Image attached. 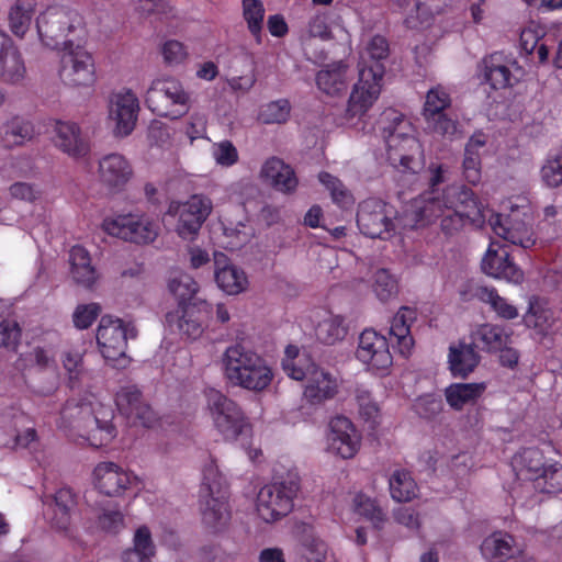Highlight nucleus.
<instances>
[{
    "instance_id": "f257e3e1",
    "label": "nucleus",
    "mask_w": 562,
    "mask_h": 562,
    "mask_svg": "<svg viewBox=\"0 0 562 562\" xmlns=\"http://www.w3.org/2000/svg\"><path fill=\"white\" fill-rule=\"evenodd\" d=\"M223 363L226 379L236 386L260 392L271 383L273 374L266 361L241 345L226 349Z\"/></svg>"
},
{
    "instance_id": "f03ea898",
    "label": "nucleus",
    "mask_w": 562,
    "mask_h": 562,
    "mask_svg": "<svg viewBox=\"0 0 562 562\" xmlns=\"http://www.w3.org/2000/svg\"><path fill=\"white\" fill-rule=\"evenodd\" d=\"M200 512L203 525L214 533L223 531L231 520L228 490L216 465L212 463L203 470Z\"/></svg>"
},
{
    "instance_id": "7ed1b4c3",
    "label": "nucleus",
    "mask_w": 562,
    "mask_h": 562,
    "mask_svg": "<svg viewBox=\"0 0 562 562\" xmlns=\"http://www.w3.org/2000/svg\"><path fill=\"white\" fill-rule=\"evenodd\" d=\"M64 418L70 420L71 427L82 432L81 436L93 447L108 445L116 435L112 424L113 411L110 407L91 403H67L63 409Z\"/></svg>"
},
{
    "instance_id": "20e7f679",
    "label": "nucleus",
    "mask_w": 562,
    "mask_h": 562,
    "mask_svg": "<svg viewBox=\"0 0 562 562\" xmlns=\"http://www.w3.org/2000/svg\"><path fill=\"white\" fill-rule=\"evenodd\" d=\"M301 488L296 472L278 475L271 484L265 485L257 495V512L266 522H274L289 515L294 507V498Z\"/></svg>"
},
{
    "instance_id": "39448f33",
    "label": "nucleus",
    "mask_w": 562,
    "mask_h": 562,
    "mask_svg": "<svg viewBox=\"0 0 562 562\" xmlns=\"http://www.w3.org/2000/svg\"><path fill=\"white\" fill-rule=\"evenodd\" d=\"M189 94L173 78L156 79L146 92L145 102L158 116L179 119L189 111Z\"/></svg>"
},
{
    "instance_id": "423d86ee",
    "label": "nucleus",
    "mask_w": 562,
    "mask_h": 562,
    "mask_svg": "<svg viewBox=\"0 0 562 562\" xmlns=\"http://www.w3.org/2000/svg\"><path fill=\"white\" fill-rule=\"evenodd\" d=\"M36 27L43 44L52 49L65 52L75 46L77 26L71 13L63 8H48L36 19Z\"/></svg>"
},
{
    "instance_id": "0eeeda50",
    "label": "nucleus",
    "mask_w": 562,
    "mask_h": 562,
    "mask_svg": "<svg viewBox=\"0 0 562 562\" xmlns=\"http://www.w3.org/2000/svg\"><path fill=\"white\" fill-rule=\"evenodd\" d=\"M207 405L215 427L226 439L236 440L250 431V424L241 408L221 392L211 390L207 393Z\"/></svg>"
},
{
    "instance_id": "6e6552de",
    "label": "nucleus",
    "mask_w": 562,
    "mask_h": 562,
    "mask_svg": "<svg viewBox=\"0 0 562 562\" xmlns=\"http://www.w3.org/2000/svg\"><path fill=\"white\" fill-rule=\"evenodd\" d=\"M136 328L131 323H124L121 318L110 315L101 317L97 329V341L103 357L116 361L125 357L127 340L135 339Z\"/></svg>"
},
{
    "instance_id": "1a4fd4ad",
    "label": "nucleus",
    "mask_w": 562,
    "mask_h": 562,
    "mask_svg": "<svg viewBox=\"0 0 562 562\" xmlns=\"http://www.w3.org/2000/svg\"><path fill=\"white\" fill-rule=\"evenodd\" d=\"M383 67L380 64L362 69L359 72V81L355 85L347 108L349 117H362L381 92Z\"/></svg>"
},
{
    "instance_id": "9d476101",
    "label": "nucleus",
    "mask_w": 562,
    "mask_h": 562,
    "mask_svg": "<svg viewBox=\"0 0 562 562\" xmlns=\"http://www.w3.org/2000/svg\"><path fill=\"white\" fill-rule=\"evenodd\" d=\"M59 76L70 87H88L94 82V63L89 52L79 44L65 50L60 59Z\"/></svg>"
},
{
    "instance_id": "9b49d317",
    "label": "nucleus",
    "mask_w": 562,
    "mask_h": 562,
    "mask_svg": "<svg viewBox=\"0 0 562 562\" xmlns=\"http://www.w3.org/2000/svg\"><path fill=\"white\" fill-rule=\"evenodd\" d=\"M103 226L108 234L135 244H148L158 236L157 225L132 214L105 220Z\"/></svg>"
},
{
    "instance_id": "f8f14e48",
    "label": "nucleus",
    "mask_w": 562,
    "mask_h": 562,
    "mask_svg": "<svg viewBox=\"0 0 562 562\" xmlns=\"http://www.w3.org/2000/svg\"><path fill=\"white\" fill-rule=\"evenodd\" d=\"M357 224L360 232L370 238H386L394 229L386 204L379 199H368L359 204Z\"/></svg>"
},
{
    "instance_id": "ddd939ff",
    "label": "nucleus",
    "mask_w": 562,
    "mask_h": 562,
    "mask_svg": "<svg viewBox=\"0 0 562 562\" xmlns=\"http://www.w3.org/2000/svg\"><path fill=\"white\" fill-rule=\"evenodd\" d=\"M212 210L210 199L203 195H192L184 204L179 206V221L176 232L182 239L193 240L199 234Z\"/></svg>"
},
{
    "instance_id": "4468645a",
    "label": "nucleus",
    "mask_w": 562,
    "mask_h": 562,
    "mask_svg": "<svg viewBox=\"0 0 562 562\" xmlns=\"http://www.w3.org/2000/svg\"><path fill=\"white\" fill-rule=\"evenodd\" d=\"M357 358L376 370L389 369L393 361L386 338L373 329H366L361 333Z\"/></svg>"
},
{
    "instance_id": "2eb2a0df",
    "label": "nucleus",
    "mask_w": 562,
    "mask_h": 562,
    "mask_svg": "<svg viewBox=\"0 0 562 562\" xmlns=\"http://www.w3.org/2000/svg\"><path fill=\"white\" fill-rule=\"evenodd\" d=\"M329 450L342 459L355 457L359 449L360 438L352 423L345 416H337L329 423Z\"/></svg>"
},
{
    "instance_id": "dca6fc26",
    "label": "nucleus",
    "mask_w": 562,
    "mask_h": 562,
    "mask_svg": "<svg viewBox=\"0 0 562 562\" xmlns=\"http://www.w3.org/2000/svg\"><path fill=\"white\" fill-rule=\"evenodd\" d=\"M443 194L448 207L467 217L468 222L476 226L484 223L483 206L470 188L453 184Z\"/></svg>"
},
{
    "instance_id": "f3484780",
    "label": "nucleus",
    "mask_w": 562,
    "mask_h": 562,
    "mask_svg": "<svg viewBox=\"0 0 562 562\" xmlns=\"http://www.w3.org/2000/svg\"><path fill=\"white\" fill-rule=\"evenodd\" d=\"M482 270L488 276L513 283H520L524 279V272L509 260V252L505 246L494 248V244L490 245L482 260Z\"/></svg>"
},
{
    "instance_id": "a211bd4d",
    "label": "nucleus",
    "mask_w": 562,
    "mask_h": 562,
    "mask_svg": "<svg viewBox=\"0 0 562 562\" xmlns=\"http://www.w3.org/2000/svg\"><path fill=\"white\" fill-rule=\"evenodd\" d=\"M100 181L112 192L121 191L133 176L131 164L120 154H109L99 161Z\"/></svg>"
},
{
    "instance_id": "6ab92c4d",
    "label": "nucleus",
    "mask_w": 562,
    "mask_h": 562,
    "mask_svg": "<svg viewBox=\"0 0 562 562\" xmlns=\"http://www.w3.org/2000/svg\"><path fill=\"white\" fill-rule=\"evenodd\" d=\"M55 132V145L68 156L81 158L89 154L90 143L77 123L57 121Z\"/></svg>"
},
{
    "instance_id": "aec40b11",
    "label": "nucleus",
    "mask_w": 562,
    "mask_h": 562,
    "mask_svg": "<svg viewBox=\"0 0 562 562\" xmlns=\"http://www.w3.org/2000/svg\"><path fill=\"white\" fill-rule=\"evenodd\" d=\"M376 127L381 132L386 146L390 150H395L394 155H397V147L400 142H405L411 148H418V143L414 137H407L406 133L402 131L404 124V115L395 109H385L376 120Z\"/></svg>"
},
{
    "instance_id": "412c9836",
    "label": "nucleus",
    "mask_w": 562,
    "mask_h": 562,
    "mask_svg": "<svg viewBox=\"0 0 562 562\" xmlns=\"http://www.w3.org/2000/svg\"><path fill=\"white\" fill-rule=\"evenodd\" d=\"M45 515L53 527L66 530L70 525L71 512L77 505V496L69 487L58 490L54 495L46 496Z\"/></svg>"
},
{
    "instance_id": "4be33fe9",
    "label": "nucleus",
    "mask_w": 562,
    "mask_h": 562,
    "mask_svg": "<svg viewBox=\"0 0 562 562\" xmlns=\"http://www.w3.org/2000/svg\"><path fill=\"white\" fill-rule=\"evenodd\" d=\"M181 323L178 324L180 333L188 338H199L211 317L212 308L206 300H199L189 303L188 306L181 307Z\"/></svg>"
},
{
    "instance_id": "5701e85b",
    "label": "nucleus",
    "mask_w": 562,
    "mask_h": 562,
    "mask_svg": "<svg viewBox=\"0 0 562 562\" xmlns=\"http://www.w3.org/2000/svg\"><path fill=\"white\" fill-rule=\"evenodd\" d=\"M139 111L138 99L131 92L120 94L110 108V119L115 122V133L127 136L135 127Z\"/></svg>"
},
{
    "instance_id": "b1692460",
    "label": "nucleus",
    "mask_w": 562,
    "mask_h": 562,
    "mask_svg": "<svg viewBox=\"0 0 562 562\" xmlns=\"http://www.w3.org/2000/svg\"><path fill=\"white\" fill-rule=\"evenodd\" d=\"M486 562H506L519 552L515 538L506 531H494L485 537L480 546Z\"/></svg>"
},
{
    "instance_id": "393cba45",
    "label": "nucleus",
    "mask_w": 562,
    "mask_h": 562,
    "mask_svg": "<svg viewBox=\"0 0 562 562\" xmlns=\"http://www.w3.org/2000/svg\"><path fill=\"white\" fill-rule=\"evenodd\" d=\"M97 487L108 496H119L130 487L131 477L113 462H101L94 469Z\"/></svg>"
},
{
    "instance_id": "a878e982",
    "label": "nucleus",
    "mask_w": 562,
    "mask_h": 562,
    "mask_svg": "<svg viewBox=\"0 0 562 562\" xmlns=\"http://www.w3.org/2000/svg\"><path fill=\"white\" fill-rule=\"evenodd\" d=\"M260 176L267 184L284 193L293 192L297 187L293 168L277 157H272L265 162Z\"/></svg>"
},
{
    "instance_id": "bb28decb",
    "label": "nucleus",
    "mask_w": 562,
    "mask_h": 562,
    "mask_svg": "<svg viewBox=\"0 0 562 562\" xmlns=\"http://www.w3.org/2000/svg\"><path fill=\"white\" fill-rule=\"evenodd\" d=\"M69 263L74 282L87 290H94L100 276L91 265L89 252L79 245L74 246L69 251Z\"/></svg>"
},
{
    "instance_id": "cd10ccee",
    "label": "nucleus",
    "mask_w": 562,
    "mask_h": 562,
    "mask_svg": "<svg viewBox=\"0 0 562 562\" xmlns=\"http://www.w3.org/2000/svg\"><path fill=\"white\" fill-rule=\"evenodd\" d=\"M480 359L473 344L460 342L449 348V368L454 376L467 378L477 367Z\"/></svg>"
},
{
    "instance_id": "c85d7f7f",
    "label": "nucleus",
    "mask_w": 562,
    "mask_h": 562,
    "mask_svg": "<svg viewBox=\"0 0 562 562\" xmlns=\"http://www.w3.org/2000/svg\"><path fill=\"white\" fill-rule=\"evenodd\" d=\"M337 389L336 380L331 379L328 373L315 369L305 387L304 395L312 404H319L333 398Z\"/></svg>"
},
{
    "instance_id": "c756f323",
    "label": "nucleus",
    "mask_w": 562,
    "mask_h": 562,
    "mask_svg": "<svg viewBox=\"0 0 562 562\" xmlns=\"http://www.w3.org/2000/svg\"><path fill=\"white\" fill-rule=\"evenodd\" d=\"M346 335L347 327L344 324V318L339 315L325 314L315 326V337L324 345L331 346L342 340Z\"/></svg>"
},
{
    "instance_id": "7c9ffc66",
    "label": "nucleus",
    "mask_w": 562,
    "mask_h": 562,
    "mask_svg": "<svg viewBox=\"0 0 562 562\" xmlns=\"http://www.w3.org/2000/svg\"><path fill=\"white\" fill-rule=\"evenodd\" d=\"M484 389L483 383H456L446 389L445 395L447 403L453 409L460 411L464 405L480 397Z\"/></svg>"
},
{
    "instance_id": "2f4dec72",
    "label": "nucleus",
    "mask_w": 562,
    "mask_h": 562,
    "mask_svg": "<svg viewBox=\"0 0 562 562\" xmlns=\"http://www.w3.org/2000/svg\"><path fill=\"white\" fill-rule=\"evenodd\" d=\"M199 289L198 282L188 273H178L168 281V290L178 300L179 308L199 301Z\"/></svg>"
},
{
    "instance_id": "473e14b6",
    "label": "nucleus",
    "mask_w": 562,
    "mask_h": 562,
    "mask_svg": "<svg viewBox=\"0 0 562 562\" xmlns=\"http://www.w3.org/2000/svg\"><path fill=\"white\" fill-rule=\"evenodd\" d=\"M214 278L217 285L229 295L241 293L248 285L245 272L236 266L214 270Z\"/></svg>"
},
{
    "instance_id": "72a5a7b5",
    "label": "nucleus",
    "mask_w": 562,
    "mask_h": 562,
    "mask_svg": "<svg viewBox=\"0 0 562 562\" xmlns=\"http://www.w3.org/2000/svg\"><path fill=\"white\" fill-rule=\"evenodd\" d=\"M346 66L340 61L333 65L330 69H324L317 72V87L329 95H336L347 90L345 81Z\"/></svg>"
},
{
    "instance_id": "f704fd0d",
    "label": "nucleus",
    "mask_w": 562,
    "mask_h": 562,
    "mask_svg": "<svg viewBox=\"0 0 562 562\" xmlns=\"http://www.w3.org/2000/svg\"><path fill=\"white\" fill-rule=\"evenodd\" d=\"M154 553L150 530L147 526H140L134 535V548L123 553V562H140L143 558H150Z\"/></svg>"
},
{
    "instance_id": "c9c22d12",
    "label": "nucleus",
    "mask_w": 562,
    "mask_h": 562,
    "mask_svg": "<svg viewBox=\"0 0 562 562\" xmlns=\"http://www.w3.org/2000/svg\"><path fill=\"white\" fill-rule=\"evenodd\" d=\"M474 296L480 301L491 305L493 311L504 319H513L518 316L517 308L509 304L504 297L499 296L495 289L487 286H477L474 290Z\"/></svg>"
},
{
    "instance_id": "e433bc0d",
    "label": "nucleus",
    "mask_w": 562,
    "mask_h": 562,
    "mask_svg": "<svg viewBox=\"0 0 562 562\" xmlns=\"http://www.w3.org/2000/svg\"><path fill=\"white\" fill-rule=\"evenodd\" d=\"M474 336L484 344V349L488 352H497V349H502L506 344H512V335L505 333L498 325L483 324Z\"/></svg>"
},
{
    "instance_id": "4c0bfd02",
    "label": "nucleus",
    "mask_w": 562,
    "mask_h": 562,
    "mask_svg": "<svg viewBox=\"0 0 562 562\" xmlns=\"http://www.w3.org/2000/svg\"><path fill=\"white\" fill-rule=\"evenodd\" d=\"M25 67L21 54L14 47L0 57V78L16 83L24 78Z\"/></svg>"
},
{
    "instance_id": "58836bf2",
    "label": "nucleus",
    "mask_w": 562,
    "mask_h": 562,
    "mask_svg": "<svg viewBox=\"0 0 562 562\" xmlns=\"http://www.w3.org/2000/svg\"><path fill=\"white\" fill-rule=\"evenodd\" d=\"M416 483L406 471H396L390 479V491L396 502H409L416 496Z\"/></svg>"
},
{
    "instance_id": "ea45409f",
    "label": "nucleus",
    "mask_w": 562,
    "mask_h": 562,
    "mask_svg": "<svg viewBox=\"0 0 562 562\" xmlns=\"http://www.w3.org/2000/svg\"><path fill=\"white\" fill-rule=\"evenodd\" d=\"M33 13L32 0H18L9 12L11 31L16 36H23L29 29Z\"/></svg>"
},
{
    "instance_id": "a19ab883",
    "label": "nucleus",
    "mask_w": 562,
    "mask_h": 562,
    "mask_svg": "<svg viewBox=\"0 0 562 562\" xmlns=\"http://www.w3.org/2000/svg\"><path fill=\"white\" fill-rule=\"evenodd\" d=\"M483 65V79L493 89H504L509 85L512 72L505 65L496 64L494 57L484 58Z\"/></svg>"
},
{
    "instance_id": "79ce46f5",
    "label": "nucleus",
    "mask_w": 562,
    "mask_h": 562,
    "mask_svg": "<svg viewBox=\"0 0 562 562\" xmlns=\"http://www.w3.org/2000/svg\"><path fill=\"white\" fill-rule=\"evenodd\" d=\"M244 18L247 21L248 30L256 38L258 44L261 43L262 23L265 9L259 0H244Z\"/></svg>"
},
{
    "instance_id": "37998d69",
    "label": "nucleus",
    "mask_w": 562,
    "mask_h": 562,
    "mask_svg": "<svg viewBox=\"0 0 562 562\" xmlns=\"http://www.w3.org/2000/svg\"><path fill=\"white\" fill-rule=\"evenodd\" d=\"M372 288L379 300L386 302L398 292L397 280L387 269H378L373 274Z\"/></svg>"
},
{
    "instance_id": "c03bdc74",
    "label": "nucleus",
    "mask_w": 562,
    "mask_h": 562,
    "mask_svg": "<svg viewBox=\"0 0 562 562\" xmlns=\"http://www.w3.org/2000/svg\"><path fill=\"white\" fill-rule=\"evenodd\" d=\"M409 327L411 326L405 323L404 315H395L393 317L390 334L396 339L398 350L403 356L409 355L414 346V339L411 336Z\"/></svg>"
},
{
    "instance_id": "a18cd8bd",
    "label": "nucleus",
    "mask_w": 562,
    "mask_h": 562,
    "mask_svg": "<svg viewBox=\"0 0 562 562\" xmlns=\"http://www.w3.org/2000/svg\"><path fill=\"white\" fill-rule=\"evenodd\" d=\"M291 106L288 100H278L270 102L261 108L259 120L263 124H281L288 121Z\"/></svg>"
},
{
    "instance_id": "49530a36",
    "label": "nucleus",
    "mask_w": 562,
    "mask_h": 562,
    "mask_svg": "<svg viewBox=\"0 0 562 562\" xmlns=\"http://www.w3.org/2000/svg\"><path fill=\"white\" fill-rule=\"evenodd\" d=\"M520 460L522 467L530 473V479L535 481L539 480L541 472L549 467L544 461L542 451L538 448L525 449L520 454Z\"/></svg>"
},
{
    "instance_id": "de8ad7c7",
    "label": "nucleus",
    "mask_w": 562,
    "mask_h": 562,
    "mask_svg": "<svg viewBox=\"0 0 562 562\" xmlns=\"http://www.w3.org/2000/svg\"><path fill=\"white\" fill-rule=\"evenodd\" d=\"M541 492L552 494L562 491V467L550 464L536 481Z\"/></svg>"
},
{
    "instance_id": "09e8293b",
    "label": "nucleus",
    "mask_w": 562,
    "mask_h": 562,
    "mask_svg": "<svg viewBox=\"0 0 562 562\" xmlns=\"http://www.w3.org/2000/svg\"><path fill=\"white\" fill-rule=\"evenodd\" d=\"M115 401L119 411L125 416H131L133 409L143 402V395L135 386H125L116 393Z\"/></svg>"
},
{
    "instance_id": "8fccbe9b",
    "label": "nucleus",
    "mask_w": 562,
    "mask_h": 562,
    "mask_svg": "<svg viewBox=\"0 0 562 562\" xmlns=\"http://www.w3.org/2000/svg\"><path fill=\"white\" fill-rule=\"evenodd\" d=\"M302 558L304 562H334L327 544L319 539H311L303 544Z\"/></svg>"
},
{
    "instance_id": "3c124183",
    "label": "nucleus",
    "mask_w": 562,
    "mask_h": 562,
    "mask_svg": "<svg viewBox=\"0 0 562 562\" xmlns=\"http://www.w3.org/2000/svg\"><path fill=\"white\" fill-rule=\"evenodd\" d=\"M509 243L525 249L532 247L536 239L531 226L525 222H510Z\"/></svg>"
},
{
    "instance_id": "603ef678",
    "label": "nucleus",
    "mask_w": 562,
    "mask_h": 562,
    "mask_svg": "<svg viewBox=\"0 0 562 562\" xmlns=\"http://www.w3.org/2000/svg\"><path fill=\"white\" fill-rule=\"evenodd\" d=\"M443 407V403L440 396L424 395L416 400L414 404L415 412L425 419L435 418Z\"/></svg>"
},
{
    "instance_id": "864d4df0",
    "label": "nucleus",
    "mask_w": 562,
    "mask_h": 562,
    "mask_svg": "<svg viewBox=\"0 0 562 562\" xmlns=\"http://www.w3.org/2000/svg\"><path fill=\"white\" fill-rule=\"evenodd\" d=\"M98 527L109 533H117L124 526V516L116 508H103L98 516Z\"/></svg>"
},
{
    "instance_id": "5fc2aeb1",
    "label": "nucleus",
    "mask_w": 562,
    "mask_h": 562,
    "mask_svg": "<svg viewBox=\"0 0 562 562\" xmlns=\"http://www.w3.org/2000/svg\"><path fill=\"white\" fill-rule=\"evenodd\" d=\"M100 313L101 306L98 303L80 304L74 312V324L79 329H87L92 325Z\"/></svg>"
},
{
    "instance_id": "6e6d98bb",
    "label": "nucleus",
    "mask_w": 562,
    "mask_h": 562,
    "mask_svg": "<svg viewBox=\"0 0 562 562\" xmlns=\"http://www.w3.org/2000/svg\"><path fill=\"white\" fill-rule=\"evenodd\" d=\"M21 338V328L15 321L3 319L0 323V346L15 350Z\"/></svg>"
},
{
    "instance_id": "4d7b16f0",
    "label": "nucleus",
    "mask_w": 562,
    "mask_h": 562,
    "mask_svg": "<svg viewBox=\"0 0 562 562\" xmlns=\"http://www.w3.org/2000/svg\"><path fill=\"white\" fill-rule=\"evenodd\" d=\"M463 175L469 183L476 184L481 180V158L479 151L464 149Z\"/></svg>"
},
{
    "instance_id": "13d9d810",
    "label": "nucleus",
    "mask_w": 562,
    "mask_h": 562,
    "mask_svg": "<svg viewBox=\"0 0 562 562\" xmlns=\"http://www.w3.org/2000/svg\"><path fill=\"white\" fill-rule=\"evenodd\" d=\"M542 180L548 187L557 188L562 184V155L549 159L541 169Z\"/></svg>"
},
{
    "instance_id": "bf43d9fd",
    "label": "nucleus",
    "mask_w": 562,
    "mask_h": 562,
    "mask_svg": "<svg viewBox=\"0 0 562 562\" xmlns=\"http://www.w3.org/2000/svg\"><path fill=\"white\" fill-rule=\"evenodd\" d=\"M449 105L448 95L438 90H430L426 95V102L424 105V116L429 117L443 112Z\"/></svg>"
},
{
    "instance_id": "052dcab7",
    "label": "nucleus",
    "mask_w": 562,
    "mask_h": 562,
    "mask_svg": "<svg viewBox=\"0 0 562 562\" xmlns=\"http://www.w3.org/2000/svg\"><path fill=\"white\" fill-rule=\"evenodd\" d=\"M355 504L356 510L360 515L375 522L384 521L385 517L383 512L381 510L380 507L375 505V503L372 499L364 497L363 495H357L355 498Z\"/></svg>"
},
{
    "instance_id": "680f3d73",
    "label": "nucleus",
    "mask_w": 562,
    "mask_h": 562,
    "mask_svg": "<svg viewBox=\"0 0 562 562\" xmlns=\"http://www.w3.org/2000/svg\"><path fill=\"white\" fill-rule=\"evenodd\" d=\"M318 180L330 191L331 198L336 203H345L348 194L338 178L323 171L318 175Z\"/></svg>"
},
{
    "instance_id": "e2e57ef3",
    "label": "nucleus",
    "mask_w": 562,
    "mask_h": 562,
    "mask_svg": "<svg viewBox=\"0 0 562 562\" xmlns=\"http://www.w3.org/2000/svg\"><path fill=\"white\" fill-rule=\"evenodd\" d=\"M428 127L440 135H453L457 132V122L449 119L443 112L426 117Z\"/></svg>"
},
{
    "instance_id": "0e129e2a",
    "label": "nucleus",
    "mask_w": 562,
    "mask_h": 562,
    "mask_svg": "<svg viewBox=\"0 0 562 562\" xmlns=\"http://www.w3.org/2000/svg\"><path fill=\"white\" fill-rule=\"evenodd\" d=\"M357 402L359 405L360 416L367 422L375 423L379 415V407L374 402H372L369 392L358 391Z\"/></svg>"
},
{
    "instance_id": "69168bd1",
    "label": "nucleus",
    "mask_w": 562,
    "mask_h": 562,
    "mask_svg": "<svg viewBox=\"0 0 562 562\" xmlns=\"http://www.w3.org/2000/svg\"><path fill=\"white\" fill-rule=\"evenodd\" d=\"M214 157L218 165L232 166L238 160V153L229 140H224L216 146Z\"/></svg>"
},
{
    "instance_id": "338daca9",
    "label": "nucleus",
    "mask_w": 562,
    "mask_h": 562,
    "mask_svg": "<svg viewBox=\"0 0 562 562\" xmlns=\"http://www.w3.org/2000/svg\"><path fill=\"white\" fill-rule=\"evenodd\" d=\"M132 419L134 424H139L144 427H150L156 420V414L151 409V407L140 402L131 413V416H126Z\"/></svg>"
},
{
    "instance_id": "774afa93",
    "label": "nucleus",
    "mask_w": 562,
    "mask_h": 562,
    "mask_svg": "<svg viewBox=\"0 0 562 562\" xmlns=\"http://www.w3.org/2000/svg\"><path fill=\"white\" fill-rule=\"evenodd\" d=\"M162 56L168 64H179L186 58L187 53L182 43L172 40L164 44Z\"/></svg>"
}]
</instances>
